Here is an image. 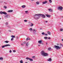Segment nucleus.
<instances>
[{"label": "nucleus", "mask_w": 63, "mask_h": 63, "mask_svg": "<svg viewBox=\"0 0 63 63\" xmlns=\"http://www.w3.org/2000/svg\"><path fill=\"white\" fill-rule=\"evenodd\" d=\"M44 39H47V37H45Z\"/></svg>", "instance_id": "obj_30"}, {"label": "nucleus", "mask_w": 63, "mask_h": 63, "mask_svg": "<svg viewBox=\"0 0 63 63\" xmlns=\"http://www.w3.org/2000/svg\"><path fill=\"white\" fill-rule=\"evenodd\" d=\"M13 11L12 10H9L7 11L8 12L10 13V12H13Z\"/></svg>", "instance_id": "obj_11"}, {"label": "nucleus", "mask_w": 63, "mask_h": 63, "mask_svg": "<svg viewBox=\"0 0 63 63\" xmlns=\"http://www.w3.org/2000/svg\"><path fill=\"white\" fill-rule=\"evenodd\" d=\"M25 14H28L29 12H28V11H25Z\"/></svg>", "instance_id": "obj_12"}, {"label": "nucleus", "mask_w": 63, "mask_h": 63, "mask_svg": "<svg viewBox=\"0 0 63 63\" xmlns=\"http://www.w3.org/2000/svg\"><path fill=\"white\" fill-rule=\"evenodd\" d=\"M0 14H4V15H7V13L6 12H2V11H0Z\"/></svg>", "instance_id": "obj_4"}, {"label": "nucleus", "mask_w": 63, "mask_h": 63, "mask_svg": "<svg viewBox=\"0 0 63 63\" xmlns=\"http://www.w3.org/2000/svg\"><path fill=\"white\" fill-rule=\"evenodd\" d=\"M41 55L43 56H48V54L47 53L45 52V51H42L41 52Z\"/></svg>", "instance_id": "obj_2"}, {"label": "nucleus", "mask_w": 63, "mask_h": 63, "mask_svg": "<svg viewBox=\"0 0 63 63\" xmlns=\"http://www.w3.org/2000/svg\"><path fill=\"white\" fill-rule=\"evenodd\" d=\"M60 31H63V29H60Z\"/></svg>", "instance_id": "obj_36"}, {"label": "nucleus", "mask_w": 63, "mask_h": 63, "mask_svg": "<svg viewBox=\"0 0 63 63\" xmlns=\"http://www.w3.org/2000/svg\"><path fill=\"white\" fill-rule=\"evenodd\" d=\"M38 16H41L43 18H44L46 17V16L44 14H36L34 16V17L35 19H39V18L40 17Z\"/></svg>", "instance_id": "obj_1"}, {"label": "nucleus", "mask_w": 63, "mask_h": 63, "mask_svg": "<svg viewBox=\"0 0 63 63\" xmlns=\"http://www.w3.org/2000/svg\"><path fill=\"white\" fill-rule=\"evenodd\" d=\"M46 44H47V43H46Z\"/></svg>", "instance_id": "obj_51"}, {"label": "nucleus", "mask_w": 63, "mask_h": 63, "mask_svg": "<svg viewBox=\"0 0 63 63\" xmlns=\"http://www.w3.org/2000/svg\"><path fill=\"white\" fill-rule=\"evenodd\" d=\"M62 9H63V7L61 6L59 7L58 8V10H60V11H62Z\"/></svg>", "instance_id": "obj_6"}, {"label": "nucleus", "mask_w": 63, "mask_h": 63, "mask_svg": "<svg viewBox=\"0 0 63 63\" xmlns=\"http://www.w3.org/2000/svg\"><path fill=\"white\" fill-rule=\"evenodd\" d=\"M48 50H51V48L50 47L48 49Z\"/></svg>", "instance_id": "obj_27"}, {"label": "nucleus", "mask_w": 63, "mask_h": 63, "mask_svg": "<svg viewBox=\"0 0 63 63\" xmlns=\"http://www.w3.org/2000/svg\"><path fill=\"white\" fill-rule=\"evenodd\" d=\"M40 30H42V29L40 28Z\"/></svg>", "instance_id": "obj_49"}, {"label": "nucleus", "mask_w": 63, "mask_h": 63, "mask_svg": "<svg viewBox=\"0 0 63 63\" xmlns=\"http://www.w3.org/2000/svg\"><path fill=\"white\" fill-rule=\"evenodd\" d=\"M4 8H5V9H6V8H7V6H4Z\"/></svg>", "instance_id": "obj_26"}, {"label": "nucleus", "mask_w": 63, "mask_h": 63, "mask_svg": "<svg viewBox=\"0 0 63 63\" xmlns=\"http://www.w3.org/2000/svg\"><path fill=\"white\" fill-rule=\"evenodd\" d=\"M21 46H23L24 44H21Z\"/></svg>", "instance_id": "obj_43"}, {"label": "nucleus", "mask_w": 63, "mask_h": 63, "mask_svg": "<svg viewBox=\"0 0 63 63\" xmlns=\"http://www.w3.org/2000/svg\"><path fill=\"white\" fill-rule=\"evenodd\" d=\"M47 3V1H45L42 2V3L43 4H46V3Z\"/></svg>", "instance_id": "obj_9"}, {"label": "nucleus", "mask_w": 63, "mask_h": 63, "mask_svg": "<svg viewBox=\"0 0 63 63\" xmlns=\"http://www.w3.org/2000/svg\"><path fill=\"white\" fill-rule=\"evenodd\" d=\"M9 52L10 53H11V52H12V51L11 50H10L9 51Z\"/></svg>", "instance_id": "obj_39"}, {"label": "nucleus", "mask_w": 63, "mask_h": 63, "mask_svg": "<svg viewBox=\"0 0 63 63\" xmlns=\"http://www.w3.org/2000/svg\"><path fill=\"white\" fill-rule=\"evenodd\" d=\"M54 47L56 49H61V47H59V46L55 45L54 46Z\"/></svg>", "instance_id": "obj_3"}, {"label": "nucleus", "mask_w": 63, "mask_h": 63, "mask_svg": "<svg viewBox=\"0 0 63 63\" xmlns=\"http://www.w3.org/2000/svg\"><path fill=\"white\" fill-rule=\"evenodd\" d=\"M43 41L41 40H40L39 41H38V43L39 44H42V45H44V44H43Z\"/></svg>", "instance_id": "obj_7"}, {"label": "nucleus", "mask_w": 63, "mask_h": 63, "mask_svg": "<svg viewBox=\"0 0 63 63\" xmlns=\"http://www.w3.org/2000/svg\"><path fill=\"white\" fill-rule=\"evenodd\" d=\"M46 16H47L48 17H49L50 16V15H48L47 14H46Z\"/></svg>", "instance_id": "obj_14"}, {"label": "nucleus", "mask_w": 63, "mask_h": 63, "mask_svg": "<svg viewBox=\"0 0 63 63\" xmlns=\"http://www.w3.org/2000/svg\"><path fill=\"white\" fill-rule=\"evenodd\" d=\"M27 63V62H26V63Z\"/></svg>", "instance_id": "obj_54"}, {"label": "nucleus", "mask_w": 63, "mask_h": 63, "mask_svg": "<svg viewBox=\"0 0 63 63\" xmlns=\"http://www.w3.org/2000/svg\"><path fill=\"white\" fill-rule=\"evenodd\" d=\"M48 10L50 11V12H52V10L51 9H48Z\"/></svg>", "instance_id": "obj_19"}, {"label": "nucleus", "mask_w": 63, "mask_h": 63, "mask_svg": "<svg viewBox=\"0 0 63 63\" xmlns=\"http://www.w3.org/2000/svg\"><path fill=\"white\" fill-rule=\"evenodd\" d=\"M11 37H12V38H15V36L14 35L11 36Z\"/></svg>", "instance_id": "obj_18"}, {"label": "nucleus", "mask_w": 63, "mask_h": 63, "mask_svg": "<svg viewBox=\"0 0 63 63\" xmlns=\"http://www.w3.org/2000/svg\"><path fill=\"white\" fill-rule=\"evenodd\" d=\"M36 5H39V4H40V3L39 2L37 1L36 2Z\"/></svg>", "instance_id": "obj_15"}, {"label": "nucleus", "mask_w": 63, "mask_h": 63, "mask_svg": "<svg viewBox=\"0 0 63 63\" xmlns=\"http://www.w3.org/2000/svg\"><path fill=\"white\" fill-rule=\"evenodd\" d=\"M16 39H18V37L17 36V37H16Z\"/></svg>", "instance_id": "obj_40"}, {"label": "nucleus", "mask_w": 63, "mask_h": 63, "mask_svg": "<svg viewBox=\"0 0 63 63\" xmlns=\"http://www.w3.org/2000/svg\"><path fill=\"white\" fill-rule=\"evenodd\" d=\"M32 1H34V0H31Z\"/></svg>", "instance_id": "obj_53"}, {"label": "nucleus", "mask_w": 63, "mask_h": 63, "mask_svg": "<svg viewBox=\"0 0 63 63\" xmlns=\"http://www.w3.org/2000/svg\"><path fill=\"white\" fill-rule=\"evenodd\" d=\"M5 17L6 18H8V15H6Z\"/></svg>", "instance_id": "obj_25"}, {"label": "nucleus", "mask_w": 63, "mask_h": 63, "mask_svg": "<svg viewBox=\"0 0 63 63\" xmlns=\"http://www.w3.org/2000/svg\"><path fill=\"white\" fill-rule=\"evenodd\" d=\"M24 44H26V42H24Z\"/></svg>", "instance_id": "obj_45"}, {"label": "nucleus", "mask_w": 63, "mask_h": 63, "mask_svg": "<svg viewBox=\"0 0 63 63\" xmlns=\"http://www.w3.org/2000/svg\"><path fill=\"white\" fill-rule=\"evenodd\" d=\"M4 4H7V3L5 2H4Z\"/></svg>", "instance_id": "obj_38"}, {"label": "nucleus", "mask_w": 63, "mask_h": 63, "mask_svg": "<svg viewBox=\"0 0 63 63\" xmlns=\"http://www.w3.org/2000/svg\"><path fill=\"white\" fill-rule=\"evenodd\" d=\"M48 39H50V37H49L48 38Z\"/></svg>", "instance_id": "obj_44"}, {"label": "nucleus", "mask_w": 63, "mask_h": 63, "mask_svg": "<svg viewBox=\"0 0 63 63\" xmlns=\"http://www.w3.org/2000/svg\"><path fill=\"white\" fill-rule=\"evenodd\" d=\"M42 35H45V33H44V32H43L42 33Z\"/></svg>", "instance_id": "obj_31"}, {"label": "nucleus", "mask_w": 63, "mask_h": 63, "mask_svg": "<svg viewBox=\"0 0 63 63\" xmlns=\"http://www.w3.org/2000/svg\"><path fill=\"white\" fill-rule=\"evenodd\" d=\"M60 46H62V47H63V45H62L61 44H60Z\"/></svg>", "instance_id": "obj_34"}, {"label": "nucleus", "mask_w": 63, "mask_h": 63, "mask_svg": "<svg viewBox=\"0 0 63 63\" xmlns=\"http://www.w3.org/2000/svg\"><path fill=\"white\" fill-rule=\"evenodd\" d=\"M49 2L50 3H51L52 2V1L51 0H49Z\"/></svg>", "instance_id": "obj_28"}, {"label": "nucleus", "mask_w": 63, "mask_h": 63, "mask_svg": "<svg viewBox=\"0 0 63 63\" xmlns=\"http://www.w3.org/2000/svg\"><path fill=\"white\" fill-rule=\"evenodd\" d=\"M33 31H34L35 32H36V30L35 29H33Z\"/></svg>", "instance_id": "obj_37"}, {"label": "nucleus", "mask_w": 63, "mask_h": 63, "mask_svg": "<svg viewBox=\"0 0 63 63\" xmlns=\"http://www.w3.org/2000/svg\"><path fill=\"white\" fill-rule=\"evenodd\" d=\"M46 22V23L47 22H48V21H45Z\"/></svg>", "instance_id": "obj_47"}, {"label": "nucleus", "mask_w": 63, "mask_h": 63, "mask_svg": "<svg viewBox=\"0 0 63 63\" xmlns=\"http://www.w3.org/2000/svg\"><path fill=\"white\" fill-rule=\"evenodd\" d=\"M31 25L30 26H33V25H33V24L32 23L31 24Z\"/></svg>", "instance_id": "obj_32"}, {"label": "nucleus", "mask_w": 63, "mask_h": 63, "mask_svg": "<svg viewBox=\"0 0 63 63\" xmlns=\"http://www.w3.org/2000/svg\"><path fill=\"white\" fill-rule=\"evenodd\" d=\"M29 43L28 42H27L26 43V47H28L29 46Z\"/></svg>", "instance_id": "obj_13"}, {"label": "nucleus", "mask_w": 63, "mask_h": 63, "mask_svg": "<svg viewBox=\"0 0 63 63\" xmlns=\"http://www.w3.org/2000/svg\"><path fill=\"white\" fill-rule=\"evenodd\" d=\"M0 19H1V18H0Z\"/></svg>", "instance_id": "obj_57"}, {"label": "nucleus", "mask_w": 63, "mask_h": 63, "mask_svg": "<svg viewBox=\"0 0 63 63\" xmlns=\"http://www.w3.org/2000/svg\"><path fill=\"white\" fill-rule=\"evenodd\" d=\"M32 58H35V56H34L32 57Z\"/></svg>", "instance_id": "obj_46"}, {"label": "nucleus", "mask_w": 63, "mask_h": 63, "mask_svg": "<svg viewBox=\"0 0 63 63\" xmlns=\"http://www.w3.org/2000/svg\"><path fill=\"white\" fill-rule=\"evenodd\" d=\"M26 59H27V60H29L30 61H33V59L29 58L28 57H27L26 58Z\"/></svg>", "instance_id": "obj_8"}, {"label": "nucleus", "mask_w": 63, "mask_h": 63, "mask_svg": "<svg viewBox=\"0 0 63 63\" xmlns=\"http://www.w3.org/2000/svg\"><path fill=\"white\" fill-rule=\"evenodd\" d=\"M0 60H3V58L2 57H0Z\"/></svg>", "instance_id": "obj_21"}, {"label": "nucleus", "mask_w": 63, "mask_h": 63, "mask_svg": "<svg viewBox=\"0 0 63 63\" xmlns=\"http://www.w3.org/2000/svg\"><path fill=\"white\" fill-rule=\"evenodd\" d=\"M62 41H63V39H62Z\"/></svg>", "instance_id": "obj_50"}, {"label": "nucleus", "mask_w": 63, "mask_h": 63, "mask_svg": "<svg viewBox=\"0 0 63 63\" xmlns=\"http://www.w3.org/2000/svg\"><path fill=\"white\" fill-rule=\"evenodd\" d=\"M13 52H16V51L15 50H14L13 51Z\"/></svg>", "instance_id": "obj_41"}, {"label": "nucleus", "mask_w": 63, "mask_h": 63, "mask_svg": "<svg viewBox=\"0 0 63 63\" xmlns=\"http://www.w3.org/2000/svg\"><path fill=\"white\" fill-rule=\"evenodd\" d=\"M9 32H12V31L10 30H9Z\"/></svg>", "instance_id": "obj_48"}, {"label": "nucleus", "mask_w": 63, "mask_h": 63, "mask_svg": "<svg viewBox=\"0 0 63 63\" xmlns=\"http://www.w3.org/2000/svg\"><path fill=\"white\" fill-rule=\"evenodd\" d=\"M30 40V39H29V38H27L26 39V40H27V41H28V40Z\"/></svg>", "instance_id": "obj_22"}, {"label": "nucleus", "mask_w": 63, "mask_h": 63, "mask_svg": "<svg viewBox=\"0 0 63 63\" xmlns=\"http://www.w3.org/2000/svg\"><path fill=\"white\" fill-rule=\"evenodd\" d=\"M26 7V6L25 5H23L22 6V8H25Z\"/></svg>", "instance_id": "obj_16"}, {"label": "nucleus", "mask_w": 63, "mask_h": 63, "mask_svg": "<svg viewBox=\"0 0 63 63\" xmlns=\"http://www.w3.org/2000/svg\"><path fill=\"white\" fill-rule=\"evenodd\" d=\"M4 42L5 43H9V42L7 41H5Z\"/></svg>", "instance_id": "obj_24"}, {"label": "nucleus", "mask_w": 63, "mask_h": 63, "mask_svg": "<svg viewBox=\"0 0 63 63\" xmlns=\"http://www.w3.org/2000/svg\"><path fill=\"white\" fill-rule=\"evenodd\" d=\"M47 61H51V59L50 58H49L48 60H47Z\"/></svg>", "instance_id": "obj_10"}, {"label": "nucleus", "mask_w": 63, "mask_h": 63, "mask_svg": "<svg viewBox=\"0 0 63 63\" xmlns=\"http://www.w3.org/2000/svg\"><path fill=\"white\" fill-rule=\"evenodd\" d=\"M6 25L7 26H8V23H6Z\"/></svg>", "instance_id": "obj_29"}, {"label": "nucleus", "mask_w": 63, "mask_h": 63, "mask_svg": "<svg viewBox=\"0 0 63 63\" xmlns=\"http://www.w3.org/2000/svg\"><path fill=\"white\" fill-rule=\"evenodd\" d=\"M20 63H23V61H22V60H21L20 62Z\"/></svg>", "instance_id": "obj_23"}, {"label": "nucleus", "mask_w": 63, "mask_h": 63, "mask_svg": "<svg viewBox=\"0 0 63 63\" xmlns=\"http://www.w3.org/2000/svg\"><path fill=\"white\" fill-rule=\"evenodd\" d=\"M11 41H13L14 40V38H12L11 39Z\"/></svg>", "instance_id": "obj_33"}, {"label": "nucleus", "mask_w": 63, "mask_h": 63, "mask_svg": "<svg viewBox=\"0 0 63 63\" xmlns=\"http://www.w3.org/2000/svg\"><path fill=\"white\" fill-rule=\"evenodd\" d=\"M47 34H48L49 35H50V32H47Z\"/></svg>", "instance_id": "obj_20"}, {"label": "nucleus", "mask_w": 63, "mask_h": 63, "mask_svg": "<svg viewBox=\"0 0 63 63\" xmlns=\"http://www.w3.org/2000/svg\"><path fill=\"white\" fill-rule=\"evenodd\" d=\"M62 17H63V16H62Z\"/></svg>", "instance_id": "obj_56"}, {"label": "nucleus", "mask_w": 63, "mask_h": 63, "mask_svg": "<svg viewBox=\"0 0 63 63\" xmlns=\"http://www.w3.org/2000/svg\"><path fill=\"white\" fill-rule=\"evenodd\" d=\"M38 46H40L39 45H38Z\"/></svg>", "instance_id": "obj_55"}, {"label": "nucleus", "mask_w": 63, "mask_h": 63, "mask_svg": "<svg viewBox=\"0 0 63 63\" xmlns=\"http://www.w3.org/2000/svg\"><path fill=\"white\" fill-rule=\"evenodd\" d=\"M29 30L30 31H31H31H32L33 30V29H32V28H31L29 29Z\"/></svg>", "instance_id": "obj_17"}, {"label": "nucleus", "mask_w": 63, "mask_h": 63, "mask_svg": "<svg viewBox=\"0 0 63 63\" xmlns=\"http://www.w3.org/2000/svg\"><path fill=\"white\" fill-rule=\"evenodd\" d=\"M24 22H27V21L26 20H24Z\"/></svg>", "instance_id": "obj_35"}, {"label": "nucleus", "mask_w": 63, "mask_h": 63, "mask_svg": "<svg viewBox=\"0 0 63 63\" xmlns=\"http://www.w3.org/2000/svg\"><path fill=\"white\" fill-rule=\"evenodd\" d=\"M11 45H10V44H6L5 45L1 47L2 48H4L5 47H7L8 46H10Z\"/></svg>", "instance_id": "obj_5"}, {"label": "nucleus", "mask_w": 63, "mask_h": 63, "mask_svg": "<svg viewBox=\"0 0 63 63\" xmlns=\"http://www.w3.org/2000/svg\"><path fill=\"white\" fill-rule=\"evenodd\" d=\"M9 27H10L9 26L8 27V28H9Z\"/></svg>", "instance_id": "obj_52"}, {"label": "nucleus", "mask_w": 63, "mask_h": 63, "mask_svg": "<svg viewBox=\"0 0 63 63\" xmlns=\"http://www.w3.org/2000/svg\"><path fill=\"white\" fill-rule=\"evenodd\" d=\"M45 36H47V34H45Z\"/></svg>", "instance_id": "obj_42"}]
</instances>
